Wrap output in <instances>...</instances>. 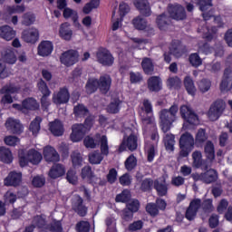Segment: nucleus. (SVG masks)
I'll return each mask as SVG.
<instances>
[{
	"mask_svg": "<svg viewBox=\"0 0 232 232\" xmlns=\"http://www.w3.org/2000/svg\"><path fill=\"white\" fill-rule=\"evenodd\" d=\"M142 124L146 128H152L153 133L150 135V141L145 142V153L149 162H153V159L157 155V146L159 144V131H157V125L155 124V117H141Z\"/></svg>",
	"mask_w": 232,
	"mask_h": 232,
	"instance_id": "f257e3e1",
	"label": "nucleus"
},
{
	"mask_svg": "<svg viewBox=\"0 0 232 232\" xmlns=\"http://www.w3.org/2000/svg\"><path fill=\"white\" fill-rule=\"evenodd\" d=\"M177 113H179V106L172 105L169 110L163 109L160 112V126L163 133H168L169 130H171V126H173V122L177 121Z\"/></svg>",
	"mask_w": 232,
	"mask_h": 232,
	"instance_id": "f03ea898",
	"label": "nucleus"
},
{
	"mask_svg": "<svg viewBox=\"0 0 232 232\" xmlns=\"http://www.w3.org/2000/svg\"><path fill=\"white\" fill-rule=\"evenodd\" d=\"M123 132L124 137L119 148V151H126V149L130 150V151H135V150H137L139 146V144L137 143L138 138L135 127H125Z\"/></svg>",
	"mask_w": 232,
	"mask_h": 232,
	"instance_id": "7ed1b4c3",
	"label": "nucleus"
},
{
	"mask_svg": "<svg viewBox=\"0 0 232 232\" xmlns=\"http://www.w3.org/2000/svg\"><path fill=\"white\" fill-rule=\"evenodd\" d=\"M19 164L21 168L28 166V163L37 165L43 160V154L31 149L29 150H20L18 152Z\"/></svg>",
	"mask_w": 232,
	"mask_h": 232,
	"instance_id": "20e7f679",
	"label": "nucleus"
},
{
	"mask_svg": "<svg viewBox=\"0 0 232 232\" xmlns=\"http://www.w3.org/2000/svg\"><path fill=\"white\" fill-rule=\"evenodd\" d=\"M93 116H90L85 120V126L82 124H74L72 127V133L70 135V139L72 142H81L82 139H84V135H86V131L93 126Z\"/></svg>",
	"mask_w": 232,
	"mask_h": 232,
	"instance_id": "39448f33",
	"label": "nucleus"
},
{
	"mask_svg": "<svg viewBox=\"0 0 232 232\" xmlns=\"http://www.w3.org/2000/svg\"><path fill=\"white\" fill-rule=\"evenodd\" d=\"M179 148L181 157H188L189 152L195 148V138L189 132H185L179 139Z\"/></svg>",
	"mask_w": 232,
	"mask_h": 232,
	"instance_id": "423d86ee",
	"label": "nucleus"
},
{
	"mask_svg": "<svg viewBox=\"0 0 232 232\" xmlns=\"http://www.w3.org/2000/svg\"><path fill=\"white\" fill-rule=\"evenodd\" d=\"M19 87H16L14 84L5 85L1 90L0 93L3 95L1 99V104L5 106V104H12L14 102V98H12V93H18Z\"/></svg>",
	"mask_w": 232,
	"mask_h": 232,
	"instance_id": "0eeeda50",
	"label": "nucleus"
},
{
	"mask_svg": "<svg viewBox=\"0 0 232 232\" xmlns=\"http://www.w3.org/2000/svg\"><path fill=\"white\" fill-rule=\"evenodd\" d=\"M225 109H226V103H224L223 101H217L210 106L208 111V119L210 121H218V119L220 118V115H222Z\"/></svg>",
	"mask_w": 232,
	"mask_h": 232,
	"instance_id": "6e6552de",
	"label": "nucleus"
},
{
	"mask_svg": "<svg viewBox=\"0 0 232 232\" xmlns=\"http://www.w3.org/2000/svg\"><path fill=\"white\" fill-rule=\"evenodd\" d=\"M218 175L217 174V170L210 169L207 170L204 173L198 174H193L192 179L197 182L200 180L201 182H204L205 184H211V182H215L217 180Z\"/></svg>",
	"mask_w": 232,
	"mask_h": 232,
	"instance_id": "1a4fd4ad",
	"label": "nucleus"
},
{
	"mask_svg": "<svg viewBox=\"0 0 232 232\" xmlns=\"http://www.w3.org/2000/svg\"><path fill=\"white\" fill-rule=\"evenodd\" d=\"M96 59L102 66H113L115 58L107 49H100L96 53Z\"/></svg>",
	"mask_w": 232,
	"mask_h": 232,
	"instance_id": "9d476101",
	"label": "nucleus"
},
{
	"mask_svg": "<svg viewBox=\"0 0 232 232\" xmlns=\"http://www.w3.org/2000/svg\"><path fill=\"white\" fill-rule=\"evenodd\" d=\"M60 61L64 66H73L79 61V53L75 50H69L62 53Z\"/></svg>",
	"mask_w": 232,
	"mask_h": 232,
	"instance_id": "9b49d317",
	"label": "nucleus"
},
{
	"mask_svg": "<svg viewBox=\"0 0 232 232\" xmlns=\"http://www.w3.org/2000/svg\"><path fill=\"white\" fill-rule=\"evenodd\" d=\"M179 113L182 119L187 121L189 124H198L200 122L198 121V116L195 114L190 106L182 105L179 109Z\"/></svg>",
	"mask_w": 232,
	"mask_h": 232,
	"instance_id": "f8f14e48",
	"label": "nucleus"
},
{
	"mask_svg": "<svg viewBox=\"0 0 232 232\" xmlns=\"http://www.w3.org/2000/svg\"><path fill=\"white\" fill-rule=\"evenodd\" d=\"M169 14L176 21H183L186 18V9L179 4L169 5Z\"/></svg>",
	"mask_w": 232,
	"mask_h": 232,
	"instance_id": "ddd939ff",
	"label": "nucleus"
},
{
	"mask_svg": "<svg viewBox=\"0 0 232 232\" xmlns=\"http://www.w3.org/2000/svg\"><path fill=\"white\" fill-rule=\"evenodd\" d=\"M22 39L24 43L35 44L39 41V30L34 27L28 28L23 31Z\"/></svg>",
	"mask_w": 232,
	"mask_h": 232,
	"instance_id": "4468645a",
	"label": "nucleus"
},
{
	"mask_svg": "<svg viewBox=\"0 0 232 232\" xmlns=\"http://www.w3.org/2000/svg\"><path fill=\"white\" fill-rule=\"evenodd\" d=\"M53 52V44L51 41H42L37 47V54L40 57H48Z\"/></svg>",
	"mask_w": 232,
	"mask_h": 232,
	"instance_id": "2eb2a0df",
	"label": "nucleus"
},
{
	"mask_svg": "<svg viewBox=\"0 0 232 232\" xmlns=\"http://www.w3.org/2000/svg\"><path fill=\"white\" fill-rule=\"evenodd\" d=\"M200 206H202V201L199 198L192 200L186 211V218L188 220H193V218L197 217V213L198 209H200Z\"/></svg>",
	"mask_w": 232,
	"mask_h": 232,
	"instance_id": "dca6fc26",
	"label": "nucleus"
},
{
	"mask_svg": "<svg viewBox=\"0 0 232 232\" xmlns=\"http://www.w3.org/2000/svg\"><path fill=\"white\" fill-rule=\"evenodd\" d=\"M70 101V92L68 89L62 88L60 92L53 94V102L54 104H66Z\"/></svg>",
	"mask_w": 232,
	"mask_h": 232,
	"instance_id": "f3484780",
	"label": "nucleus"
},
{
	"mask_svg": "<svg viewBox=\"0 0 232 232\" xmlns=\"http://www.w3.org/2000/svg\"><path fill=\"white\" fill-rule=\"evenodd\" d=\"M134 6L144 17L151 15V5L148 0H134Z\"/></svg>",
	"mask_w": 232,
	"mask_h": 232,
	"instance_id": "a211bd4d",
	"label": "nucleus"
},
{
	"mask_svg": "<svg viewBox=\"0 0 232 232\" xmlns=\"http://www.w3.org/2000/svg\"><path fill=\"white\" fill-rule=\"evenodd\" d=\"M5 128L8 130V131H11V133H15L16 135L23 133V125L21 124V121L14 118L7 119L5 121Z\"/></svg>",
	"mask_w": 232,
	"mask_h": 232,
	"instance_id": "6ab92c4d",
	"label": "nucleus"
},
{
	"mask_svg": "<svg viewBox=\"0 0 232 232\" xmlns=\"http://www.w3.org/2000/svg\"><path fill=\"white\" fill-rule=\"evenodd\" d=\"M232 88V70L227 68L224 72L223 79L220 83L221 92H229Z\"/></svg>",
	"mask_w": 232,
	"mask_h": 232,
	"instance_id": "aec40b11",
	"label": "nucleus"
},
{
	"mask_svg": "<svg viewBox=\"0 0 232 232\" xmlns=\"http://www.w3.org/2000/svg\"><path fill=\"white\" fill-rule=\"evenodd\" d=\"M23 180V174L21 172L12 171L4 179L5 186H19Z\"/></svg>",
	"mask_w": 232,
	"mask_h": 232,
	"instance_id": "412c9836",
	"label": "nucleus"
},
{
	"mask_svg": "<svg viewBox=\"0 0 232 232\" xmlns=\"http://www.w3.org/2000/svg\"><path fill=\"white\" fill-rule=\"evenodd\" d=\"M44 159L47 162H59L60 156L53 147L47 146L44 149Z\"/></svg>",
	"mask_w": 232,
	"mask_h": 232,
	"instance_id": "4be33fe9",
	"label": "nucleus"
},
{
	"mask_svg": "<svg viewBox=\"0 0 232 232\" xmlns=\"http://www.w3.org/2000/svg\"><path fill=\"white\" fill-rule=\"evenodd\" d=\"M199 10L203 13L204 21H209L211 17H213V11H209L208 13H205L206 10H209L213 6V3L211 0H199L198 2Z\"/></svg>",
	"mask_w": 232,
	"mask_h": 232,
	"instance_id": "5701e85b",
	"label": "nucleus"
},
{
	"mask_svg": "<svg viewBox=\"0 0 232 232\" xmlns=\"http://www.w3.org/2000/svg\"><path fill=\"white\" fill-rule=\"evenodd\" d=\"M72 209H74V211L76 213H78V215H80V217H84L87 213V208L84 205H82V198L79 197V196H74L72 198Z\"/></svg>",
	"mask_w": 232,
	"mask_h": 232,
	"instance_id": "b1692460",
	"label": "nucleus"
},
{
	"mask_svg": "<svg viewBox=\"0 0 232 232\" xmlns=\"http://www.w3.org/2000/svg\"><path fill=\"white\" fill-rule=\"evenodd\" d=\"M15 30L10 25H3L0 27V37L5 41H12L15 37Z\"/></svg>",
	"mask_w": 232,
	"mask_h": 232,
	"instance_id": "393cba45",
	"label": "nucleus"
},
{
	"mask_svg": "<svg viewBox=\"0 0 232 232\" xmlns=\"http://www.w3.org/2000/svg\"><path fill=\"white\" fill-rule=\"evenodd\" d=\"M44 224H46L44 218L43 216H37L33 220V226L26 227L25 232L39 231V229L44 227Z\"/></svg>",
	"mask_w": 232,
	"mask_h": 232,
	"instance_id": "a878e982",
	"label": "nucleus"
},
{
	"mask_svg": "<svg viewBox=\"0 0 232 232\" xmlns=\"http://www.w3.org/2000/svg\"><path fill=\"white\" fill-rule=\"evenodd\" d=\"M63 17L65 19H72L74 25L77 26V28H81V24L79 23V14H77V11L70 7H65L63 9Z\"/></svg>",
	"mask_w": 232,
	"mask_h": 232,
	"instance_id": "bb28decb",
	"label": "nucleus"
},
{
	"mask_svg": "<svg viewBox=\"0 0 232 232\" xmlns=\"http://www.w3.org/2000/svg\"><path fill=\"white\" fill-rule=\"evenodd\" d=\"M49 130L53 135H54V137H61V135L64 133V127L63 126V122H61L59 120L50 122Z\"/></svg>",
	"mask_w": 232,
	"mask_h": 232,
	"instance_id": "cd10ccee",
	"label": "nucleus"
},
{
	"mask_svg": "<svg viewBox=\"0 0 232 232\" xmlns=\"http://www.w3.org/2000/svg\"><path fill=\"white\" fill-rule=\"evenodd\" d=\"M98 86L102 93H108L111 86V77L108 74L101 76Z\"/></svg>",
	"mask_w": 232,
	"mask_h": 232,
	"instance_id": "c85d7f7f",
	"label": "nucleus"
},
{
	"mask_svg": "<svg viewBox=\"0 0 232 232\" xmlns=\"http://www.w3.org/2000/svg\"><path fill=\"white\" fill-rule=\"evenodd\" d=\"M148 88L150 92H160L162 90V80L159 76H151L148 80Z\"/></svg>",
	"mask_w": 232,
	"mask_h": 232,
	"instance_id": "c756f323",
	"label": "nucleus"
},
{
	"mask_svg": "<svg viewBox=\"0 0 232 232\" xmlns=\"http://www.w3.org/2000/svg\"><path fill=\"white\" fill-rule=\"evenodd\" d=\"M2 57L7 64H15V63H17V56H15V51L13 48L4 51L2 53Z\"/></svg>",
	"mask_w": 232,
	"mask_h": 232,
	"instance_id": "7c9ffc66",
	"label": "nucleus"
},
{
	"mask_svg": "<svg viewBox=\"0 0 232 232\" xmlns=\"http://www.w3.org/2000/svg\"><path fill=\"white\" fill-rule=\"evenodd\" d=\"M0 160L5 164H11L14 160L12 150L6 147H0Z\"/></svg>",
	"mask_w": 232,
	"mask_h": 232,
	"instance_id": "2f4dec72",
	"label": "nucleus"
},
{
	"mask_svg": "<svg viewBox=\"0 0 232 232\" xmlns=\"http://www.w3.org/2000/svg\"><path fill=\"white\" fill-rule=\"evenodd\" d=\"M64 173H66L64 167L61 164H55L49 170V177L51 179H59V177H63Z\"/></svg>",
	"mask_w": 232,
	"mask_h": 232,
	"instance_id": "473e14b6",
	"label": "nucleus"
},
{
	"mask_svg": "<svg viewBox=\"0 0 232 232\" xmlns=\"http://www.w3.org/2000/svg\"><path fill=\"white\" fill-rule=\"evenodd\" d=\"M59 35L62 37V39L70 41V39H72V35H73V32L70 28V24L67 23L63 24L60 27Z\"/></svg>",
	"mask_w": 232,
	"mask_h": 232,
	"instance_id": "72a5a7b5",
	"label": "nucleus"
},
{
	"mask_svg": "<svg viewBox=\"0 0 232 232\" xmlns=\"http://www.w3.org/2000/svg\"><path fill=\"white\" fill-rule=\"evenodd\" d=\"M169 53L174 55V57H181L184 53V47H182L179 42H173L169 45Z\"/></svg>",
	"mask_w": 232,
	"mask_h": 232,
	"instance_id": "f704fd0d",
	"label": "nucleus"
},
{
	"mask_svg": "<svg viewBox=\"0 0 232 232\" xmlns=\"http://www.w3.org/2000/svg\"><path fill=\"white\" fill-rule=\"evenodd\" d=\"M39 103L37 102V100L34 98H27L23 101V108L25 111V110H31V111H35L39 110Z\"/></svg>",
	"mask_w": 232,
	"mask_h": 232,
	"instance_id": "c9c22d12",
	"label": "nucleus"
},
{
	"mask_svg": "<svg viewBox=\"0 0 232 232\" xmlns=\"http://www.w3.org/2000/svg\"><path fill=\"white\" fill-rule=\"evenodd\" d=\"M206 158L213 162L215 160V145L211 141H207L204 147Z\"/></svg>",
	"mask_w": 232,
	"mask_h": 232,
	"instance_id": "e433bc0d",
	"label": "nucleus"
},
{
	"mask_svg": "<svg viewBox=\"0 0 232 232\" xmlns=\"http://www.w3.org/2000/svg\"><path fill=\"white\" fill-rule=\"evenodd\" d=\"M163 142L168 151H173L175 150V135L167 133L163 137Z\"/></svg>",
	"mask_w": 232,
	"mask_h": 232,
	"instance_id": "4c0bfd02",
	"label": "nucleus"
},
{
	"mask_svg": "<svg viewBox=\"0 0 232 232\" xmlns=\"http://www.w3.org/2000/svg\"><path fill=\"white\" fill-rule=\"evenodd\" d=\"M157 24L160 30L166 32L169 28V17L166 16L165 14L158 16Z\"/></svg>",
	"mask_w": 232,
	"mask_h": 232,
	"instance_id": "58836bf2",
	"label": "nucleus"
},
{
	"mask_svg": "<svg viewBox=\"0 0 232 232\" xmlns=\"http://www.w3.org/2000/svg\"><path fill=\"white\" fill-rule=\"evenodd\" d=\"M184 86L187 90L188 95H195L197 93V87H195V82L190 76H186L184 79Z\"/></svg>",
	"mask_w": 232,
	"mask_h": 232,
	"instance_id": "ea45409f",
	"label": "nucleus"
},
{
	"mask_svg": "<svg viewBox=\"0 0 232 232\" xmlns=\"http://www.w3.org/2000/svg\"><path fill=\"white\" fill-rule=\"evenodd\" d=\"M71 159L72 168H74V169H78V168H81L82 166V162H84V160L82 159V156L79 151H73L71 155Z\"/></svg>",
	"mask_w": 232,
	"mask_h": 232,
	"instance_id": "a19ab883",
	"label": "nucleus"
},
{
	"mask_svg": "<svg viewBox=\"0 0 232 232\" xmlns=\"http://www.w3.org/2000/svg\"><path fill=\"white\" fill-rule=\"evenodd\" d=\"M96 139L100 140L102 155H108L110 153V148L108 147V137L106 135L101 136V134H96Z\"/></svg>",
	"mask_w": 232,
	"mask_h": 232,
	"instance_id": "79ce46f5",
	"label": "nucleus"
},
{
	"mask_svg": "<svg viewBox=\"0 0 232 232\" xmlns=\"http://www.w3.org/2000/svg\"><path fill=\"white\" fill-rule=\"evenodd\" d=\"M192 166L193 168H201L204 164V160L202 159V152L200 150H195L192 153Z\"/></svg>",
	"mask_w": 232,
	"mask_h": 232,
	"instance_id": "37998d69",
	"label": "nucleus"
},
{
	"mask_svg": "<svg viewBox=\"0 0 232 232\" xmlns=\"http://www.w3.org/2000/svg\"><path fill=\"white\" fill-rule=\"evenodd\" d=\"M198 32H199V34H203V37L207 39V41H211L215 34H217V27H213L211 30L209 27H203L201 29L199 28Z\"/></svg>",
	"mask_w": 232,
	"mask_h": 232,
	"instance_id": "c03bdc74",
	"label": "nucleus"
},
{
	"mask_svg": "<svg viewBox=\"0 0 232 232\" xmlns=\"http://www.w3.org/2000/svg\"><path fill=\"white\" fill-rule=\"evenodd\" d=\"M167 86L173 90H179L182 86V81L178 76L169 77L167 80Z\"/></svg>",
	"mask_w": 232,
	"mask_h": 232,
	"instance_id": "a18cd8bd",
	"label": "nucleus"
},
{
	"mask_svg": "<svg viewBox=\"0 0 232 232\" xmlns=\"http://www.w3.org/2000/svg\"><path fill=\"white\" fill-rule=\"evenodd\" d=\"M132 24L137 30H146L148 28V22L141 16H137L132 20Z\"/></svg>",
	"mask_w": 232,
	"mask_h": 232,
	"instance_id": "49530a36",
	"label": "nucleus"
},
{
	"mask_svg": "<svg viewBox=\"0 0 232 232\" xmlns=\"http://www.w3.org/2000/svg\"><path fill=\"white\" fill-rule=\"evenodd\" d=\"M141 66L147 75H150V73H153L154 66L151 59L144 58L141 62Z\"/></svg>",
	"mask_w": 232,
	"mask_h": 232,
	"instance_id": "de8ad7c7",
	"label": "nucleus"
},
{
	"mask_svg": "<svg viewBox=\"0 0 232 232\" xmlns=\"http://www.w3.org/2000/svg\"><path fill=\"white\" fill-rule=\"evenodd\" d=\"M121 104H122V102H121V100H112L107 107V111L109 113H119V110H121Z\"/></svg>",
	"mask_w": 232,
	"mask_h": 232,
	"instance_id": "09e8293b",
	"label": "nucleus"
},
{
	"mask_svg": "<svg viewBox=\"0 0 232 232\" xmlns=\"http://www.w3.org/2000/svg\"><path fill=\"white\" fill-rule=\"evenodd\" d=\"M85 88L87 93H94V92H97V88H99V81L95 78L89 79Z\"/></svg>",
	"mask_w": 232,
	"mask_h": 232,
	"instance_id": "8fccbe9b",
	"label": "nucleus"
},
{
	"mask_svg": "<svg viewBox=\"0 0 232 232\" xmlns=\"http://www.w3.org/2000/svg\"><path fill=\"white\" fill-rule=\"evenodd\" d=\"M43 120L41 117H36L30 124L29 130L32 131L33 135H37L41 130V121Z\"/></svg>",
	"mask_w": 232,
	"mask_h": 232,
	"instance_id": "3c124183",
	"label": "nucleus"
},
{
	"mask_svg": "<svg viewBox=\"0 0 232 232\" xmlns=\"http://www.w3.org/2000/svg\"><path fill=\"white\" fill-rule=\"evenodd\" d=\"M35 23V14L32 13H25L22 16V24L24 26H30Z\"/></svg>",
	"mask_w": 232,
	"mask_h": 232,
	"instance_id": "603ef678",
	"label": "nucleus"
},
{
	"mask_svg": "<svg viewBox=\"0 0 232 232\" xmlns=\"http://www.w3.org/2000/svg\"><path fill=\"white\" fill-rule=\"evenodd\" d=\"M12 75V71L6 67L5 61L0 60V79H6Z\"/></svg>",
	"mask_w": 232,
	"mask_h": 232,
	"instance_id": "864d4df0",
	"label": "nucleus"
},
{
	"mask_svg": "<svg viewBox=\"0 0 232 232\" xmlns=\"http://www.w3.org/2000/svg\"><path fill=\"white\" fill-rule=\"evenodd\" d=\"M25 10L26 8L24 5H11L5 8V12H7L10 15L14 14H23V12Z\"/></svg>",
	"mask_w": 232,
	"mask_h": 232,
	"instance_id": "5fc2aeb1",
	"label": "nucleus"
},
{
	"mask_svg": "<svg viewBox=\"0 0 232 232\" xmlns=\"http://www.w3.org/2000/svg\"><path fill=\"white\" fill-rule=\"evenodd\" d=\"M73 112L75 117H85L88 115V109L82 104H78L74 106Z\"/></svg>",
	"mask_w": 232,
	"mask_h": 232,
	"instance_id": "6e6d98bb",
	"label": "nucleus"
},
{
	"mask_svg": "<svg viewBox=\"0 0 232 232\" xmlns=\"http://www.w3.org/2000/svg\"><path fill=\"white\" fill-rule=\"evenodd\" d=\"M37 86H38L39 92H41L43 96H50L52 94V92H50L48 85L44 80H40L37 83Z\"/></svg>",
	"mask_w": 232,
	"mask_h": 232,
	"instance_id": "4d7b16f0",
	"label": "nucleus"
},
{
	"mask_svg": "<svg viewBox=\"0 0 232 232\" xmlns=\"http://www.w3.org/2000/svg\"><path fill=\"white\" fill-rule=\"evenodd\" d=\"M89 162L91 164H101L102 162V156L98 151L89 154Z\"/></svg>",
	"mask_w": 232,
	"mask_h": 232,
	"instance_id": "13d9d810",
	"label": "nucleus"
},
{
	"mask_svg": "<svg viewBox=\"0 0 232 232\" xmlns=\"http://www.w3.org/2000/svg\"><path fill=\"white\" fill-rule=\"evenodd\" d=\"M4 141L6 146H17L21 142V140L15 136H5Z\"/></svg>",
	"mask_w": 232,
	"mask_h": 232,
	"instance_id": "bf43d9fd",
	"label": "nucleus"
},
{
	"mask_svg": "<svg viewBox=\"0 0 232 232\" xmlns=\"http://www.w3.org/2000/svg\"><path fill=\"white\" fill-rule=\"evenodd\" d=\"M198 86L202 93H206V92H208L209 88H211V82L209 80H201L198 82Z\"/></svg>",
	"mask_w": 232,
	"mask_h": 232,
	"instance_id": "052dcab7",
	"label": "nucleus"
},
{
	"mask_svg": "<svg viewBox=\"0 0 232 232\" xmlns=\"http://www.w3.org/2000/svg\"><path fill=\"white\" fill-rule=\"evenodd\" d=\"M135 166H137V159L135 156L131 155L126 160L125 168L128 169V171H131Z\"/></svg>",
	"mask_w": 232,
	"mask_h": 232,
	"instance_id": "680f3d73",
	"label": "nucleus"
},
{
	"mask_svg": "<svg viewBox=\"0 0 232 232\" xmlns=\"http://www.w3.org/2000/svg\"><path fill=\"white\" fill-rule=\"evenodd\" d=\"M130 197V190L125 189L120 195L116 196V202H128Z\"/></svg>",
	"mask_w": 232,
	"mask_h": 232,
	"instance_id": "e2e57ef3",
	"label": "nucleus"
},
{
	"mask_svg": "<svg viewBox=\"0 0 232 232\" xmlns=\"http://www.w3.org/2000/svg\"><path fill=\"white\" fill-rule=\"evenodd\" d=\"M188 61L190 64L196 68L202 64V59H200V56H198L197 53L190 54Z\"/></svg>",
	"mask_w": 232,
	"mask_h": 232,
	"instance_id": "0e129e2a",
	"label": "nucleus"
},
{
	"mask_svg": "<svg viewBox=\"0 0 232 232\" xmlns=\"http://www.w3.org/2000/svg\"><path fill=\"white\" fill-rule=\"evenodd\" d=\"M32 184L34 188H43L46 184V179L43 176H35L33 178Z\"/></svg>",
	"mask_w": 232,
	"mask_h": 232,
	"instance_id": "69168bd1",
	"label": "nucleus"
},
{
	"mask_svg": "<svg viewBox=\"0 0 232 232\" xmlns=\"http://www.w3.org/2000/svg\"><path fill=\"white\" fill-rule=\"evenodd\" d=\"M208 140V134H206V130L199 129L196 134V142H206Z\"/></svg>",
	"mask_w": 232,
	"mask_h": 232,
	"instance_id": "338daca9",
	"label": "nucleus"
},
{
	"mask_svg": "<svg viewBox=\"0 0 232 232\" xmlns=\"http://www.w3.org/2000/svg\"><path fill=\"white\" fill-rule=\"evenodd\" d=\"M78 232H89L90 223L88 221H82L77 224Z\"/></svg>",
	"mask_w": 232,
	"mask_h": 232,
	"instance_id": "774afa93",
	"label": "nucleus"
}]
</instances>
